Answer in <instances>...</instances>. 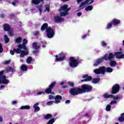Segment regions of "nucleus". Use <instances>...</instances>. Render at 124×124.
Here are the masks:
<instances>
[{"label":"nucleus","mask_w":124,"mask_h":124,"mask_svg":"<svg viewBox=\"0 0 124 124\" xmlns=\"http://www.w3.org/2000/svg\"><path fill=\"white\" fill-rule=\"evenodd\" d=\"M93 91V86L88 84H83L80 87H74L70 89V93L72 95H78L86 93H91Z\"/></svg>","instance_id":"nucleus-1"},{"label":"nucleus","mask_w":124,"mask_h":124,"mask_svg":"<svg viewBox=\"0 0 124 124\" xmlns=\"http://www.w3.org/2000/svg\"><path fill=\"white\" fill-rule=\"evenodd\" d=\"M114 59L115 55L112 53H109L108 55L107 54L101 58L95 60L93 64V66H98V65H99L104 60L107 62V61H111V60H114Z\"/></svg>","instance_id":"nucleus-2"},{"label":"nucleus","mask_w":124,"mask_h":124,"mask_svg":"<svg viewBox=\"0 0 124 124\" xmlns=\"http://www.w3.org/2000/svg\"><path fill=\"white\" fill-rule=\"evenodd\" d=\"M41 31H46V36L47 38H53L55 35V29L51 27H48V23H45L41 27Z\"/></svg>","instance_id":"nucleus-3"},{"label":"nucleus","mask_w":124,"mask_h":124,"mask_svg":"<svg viewBox=\"0 0 124 124\" xmlns=\"http://www.w3.org/2000/svg\"><path fill=\"white\" fill-rule=\"evenodd\" d=\"M69 61L70 62L69 66H70V67L75 68V67L78 66V64H79V60H78V59H75V58L71 57L69 58Z\"/></svg>","instance_id":"nucleus-4"},{"label":"nucleus","mask_w":124,"mask_h":124,"mask_svg":"<svg viewBox=\"0 0 124 124\" xmlns=\"http://www.w3.org/2000/svg\"><path fill=\"white\" fill-rule=\"evenodd\" d=\"M56 84H57L56 81H53L51 83V84L49 85L48 88L46 89L45 91V93H46V94H50V93H52V90H53L54 87L56 86Z\"/></svg>","instance_id":"nucleus-5"},{"label":"nucleus","mask_w":124,"mask_h":124,"mask_svg":"<svg viewBox=\"0 0 124 124\" xmlns=\"http://www.w3.org/2000/svg\"><path fill=\"white\" fill-rule=\"evenodd\" d=\"M120 85L118 84H114L112 87L111 93L112 94H116V93H118L120 92Z\"/></svg>","instance_id":"nucleus-6"},{"label":"nucleus","mask_w":124,"mask_h":124,"mask_svg":"<svg viewBox=\"0 0 124 124\" xmlns=\"http://www.w3.org/2000/svg\"><path fill=\"white\" fill-rule=\"evenodd\" d=\"M66 57V56L65 55V54L61 52V53H59L58 55L55 56L56 62H60L61 61L62 62L63 61H65Z\"/></svg>","instance_id":"nucleus-7"},{"label":"nucleus","mask_w":124,"mask_h":124,"mask_svg":"<svg viewBox=\"0 0 124 124\" xmlns=\"http://www.w3.org/2000/svg\"><path fill=\"white\" fill-rule=\"evenodd\" d=\"M94 2V0H86L80 3V4L79 6V8H81L83 7V6H85L86 4H88V5H90V4H92V3H93Z\"/></svg>","instance_id":"nucleus-8"},{"label":"nucleus","mask_w":124,"mask_h":124,"mask_svg":"<svg viewBox=\"0 0 124 124\" xmlns=\"http://www.w3.org/2000/svg\"><path fill=\"white\" fill-rule=\"evenodd\" d=\"M82 78L84 79L81 80V82H88L89 81H92V80H93L92 76H89L88 74L84 75L82 76Z\"/></svg>","instance_id":"nucleus-9"},{"label":"nucleus","mask_w":124,"mask_h":124,"mask_svg":"<svg viewBox=\"0 0 124 124\" xmlns=\"http://www.w3.org/2000/svg\"><path fill=\"white\" fill-rule=\"evenodd\" d=\"M68 7V4H65L63 6H61L60 8L59 9V11H65V12H68L70 10V8Z\"/></svg>","instance_id":"nucleus-10"},{"label":"nucleus","mask_w":124,"mask_h":124,"mask_svg":"<svg viewBox=\"0 0 124 124\" xmlns=\"http://www.w3.org/2000/svg\"><path fill=\"white\" fill-rule=\"evenodd\" d=\"M104 69H103V66L100 67L99 69H95L93 70V72L95 74H103L104 75Z\"/></svg>","instance_id":"nucleus-11"},{"label":"nucleus","mask_w":124,"mask_h":124,"mask_svg":"<svg viewBox=\"0 0 124 124\" xmlns=\"http://www.w3.org/2000/svg\"><path fill=\"white\" fill-rule=\"evenodd\" d=\"M64 21V18H63L59 16L54 17V22L55 23H62V22Z\"/></svg>","instance_id":"nucleus-12"},{"label":"nucleus","mask_w":124,"mask_h":124,"mask_svg":"<svg viewBox=\"0 0 124 124\" xmlns=\"http://www.w3.org/2000/svg\"><path fill=\"white\" fill-rule=\"evenodd\" d=\"M103 68L104 70V74H105V72H107L108 73H111V72H113V69L110 67H105L103 66Z\"/></svg>","instance_id":"nucleus-13"},{"label":"nucleus","mask_w":124,"mask_h":124,"mask_svg":"<svg viewBox=\"0 0 124 124\" xmlns=\"http://www.w3.org/2000/svg\"><path fill=\"white\" fill-rule=\"evenodd\" d=\"M9 83V80L5 79V77L0 78V84H4V85H7Z\"/></svg>","instance_id":"nucleus-14"},{"label":"nucleus","mask_w":124,"mask_h":124,"mask_svg":"<svg viewBox=\"0 0 124 124\" xmlns=\"http://www.w3.org/2000/svg\"><path fill=\"white\" fill-rule=\"evenodd\" d=\"M10 53L12 56H14V53H16V54H20V53H21V49L19 48H14L13 50H10Z\"/></svg>","instance_id":"nucleus-15"},{"label":"nucleus","mask_w":124,"mask_h":124,"mask_svg":"<svg viewBox=\"0 0 124 124\" xmlns=\"http://www.w3.org/2000/svg\"><path fill=\"white\" fill-rule=\"evenodd\" d=\"M55 103H60L61 102V100H62V96L60 95H57L55 96Z\"/></svg>","instance_id":"nucleus-16"},{"label":"nucleus","mask_w":124,"mask_h":124,"mask_svg":"<svg viewBox=\"0 0 124 124\" xmlns=\"http://www.w3.org/2000/svg\"><path fill=\"white\" fill-rule=\"evenodd\" d=\"M27 55H29V51L22 50L21 49L20 54V58H24V57H25V56H27Z\"/></svg>","instance_id":"nucleus-17"},{"label":"nucleus","mask_w":124,"mask_h":124,"mask_svg":"<svg viewBox=\"0 0 124 124\" xmlns=\"http://www.w3.org/2000/svg\"><path fill=\"white\" fill-rule=\"evenodd\" d=\"M111 23H112V25H113L114 26H116V25H119L121 23V20H120L119 19L114 18L111 21Z\"/></svg>","instance_id":"nucleus-18"},{"label":"nucleus","mask_w":124,"mask_h":124,"mask_svg":"<svg viewBox=\"0 0 124 124\" xmlns=\"http://www.w3.org/2000/svg\"><path fill=\"white\" fill-rule=\"evenodd\" d=\"M3 30L4 31H9V30H11V27L8 24H5L3 25Z\"/></svg>","instance_id":"nucleus-19"},{"label":"nucleus","mask_w":124,"mask_h":124,"mask_svg":"<svg viewBox=\"0 0 124 124\" xmlns=\"http://www.w3.org/2000/svg\"><path fill=\"white\" fill-rule=\"evenodd\" d=\"M44 2V0H31V3H33L35 5H37L38 4H39L40 2Z\"/></svg>","instance_id":"nucleus-20"},{"label":"nucleus","mask_w":124,"mask_h":124,"mask_svg":"<svg viewBox=\"0 0 124 124\" xmlns=\"http://www.w3.org/2000/svg\"><path fill=\"white\" fill-rule=\"evenodd\" d=\"M122 54H123V52L122 51L115 52L114 53V57L115 56L116 59H121V58L122 57Z\"/></svg>","instance_id":"nucleus-21"},{"label":"nucleus","mask_w":124,"mask_h":124,"mask_svg":"<svg viewBox=\"0 0 124 124\" xmlns=\"http://www.w3.org/2000/svg\"><path fill=\"white\" fill-rule=\"evenodd\" d=\"M32 47L33 49L35 50H38V49H40V46H37V42H33L32 43Z\"/></svg>","instance_id":"nucleus-22"},{"label":"nucleus","mask_w":124,"mask_h":124,"mask_svg":"<svg viewBox=\"0 0 124 124\" xmlns=\"http://www.w3.org/2000/svg\"><path fill=\"white\" fill-rule=\"evenodd\" d=\"M112 60H113L109 61V64L112 67H115L116 65H117V64H118L117 63V62L116 61Z\"/></svg>","instance_id":"nucleus-23"},{"label":"nucleus","mask_w":124,"mask_h":124,"mask_svg":"<svg viewBox=\"0 0 124 124\" xmlns=\"http://www.w3.org/2000/svg\"><path fill=\"white\" fill-rule=\"evenodd\" d=\"M32 61H33L32 57L29 56L26 59V62L28 64H31Z\"/></svg>","instance_id":"nucleus-24"},{"label":"nucleus","mask_w":124,"mask_h":124,"mask_svg":"<svg viewBox=\"0 0 124 124\" xmlns=\"http://www.w3.org/2000/svg\"><path fill=\"white\" fill-rule=\"evenodd\" d=\"M28 68H29V67L26 66L25 64H22L21 67V70L22 71H27L28 70Z\"/></svg>","instance_id":"nucleus-25"},{"label":"nucleus","mask_w":124,"mask_h":124,"mask_svg":"<svg viewBox=\"0 0 124 124\" xmlns=\"http://www.w3.org/2000/svg\"><path fill=\"white\" fill-rule=\"evenodd\" d=\"M52 114L48 113L44 117V118L45 120H49V119H52Z\"/></svg>","instance_id":"nucleus-26"},{"label":"nucleus","mask_w":124,"mask_h":124,"mask_svg":"<svg viewBox=\"0 0 124 124\" xmlns=\"http://www.w3.org/2000/svg\"><path fill=\"white\" fill-rule=\"evenodd\" d=\"M104 98H106V99H108V98H111L112 96V94H108V93H105L103 94V95Z\"/></svg>","instance_id":"nucleus-27"},{"label":"nucleus","mask_w":124,"mask_h":124,"mask_svg":"<svg viewBox=\"0 0 124 124\" xmlns=\"http://www.w3.org/2000/svg\"><path fill=\"white\" fill-rule=\"evenodd\" d=\"M99 81H100V78H94L92 80V83L93 84H97Z\"/></svg>","instance_id":"nucleus-28"},{"label":"nucleus","mask_w":124,"mask_h":124,"mask_svg":"<svg viewBox=\"0 0 124 124\" xmlns=\"http://www.w3.org/2000/svg\"><path fill=\"white\" fill-rule=\"evenodd\" d=\"M31 107H30V106H22L20 107V109L21 110H23V109H27L28 110L29 109H30Z\"/></svg>","instance_id":"nucleus-29"},{"label":"nucleus","mask_w":124,"mask_h":124,"mask_svg":"<svg viewBox=\"0 0 124 124\" xmlns=\"http://www.w3.org/2000/svg\"><path fill=\"white\" fill-rule=\"evenodd\" d=\"M93 6L89 5L86 7L85 9V11H91V10H93Z\"/></svg>","instance_id":"nucleus-30"},{"label":"nucleus","mask_w":124,"mask_h":124,"mask_svg":"<svg viewBox=\"0 0 124 124\" xmlns=\"http://www.w3.org/2000/svg\"><path fill=\"white\" fill-rule=\"evenodd\" d=\"M112 25H113V23H112V21H111L109 23H108L107 27H106L107 30H109V29H111V28H112Z\"/></svg>","instance_id":"nucleus-31"},{"label":"nucleus","mask_w":124,"mask_h":124,"mask_svg":"<svg viewBox=\"0 0 124 124\" xmlns=\"http://www.w3.org/2000/svg\"><path fill=\"white\" fill-rule=\"evenodd\" d=\"M3 74H4V71L2 70L0 72V78H1V77H5V80H8L6 79V76H3Z\"/></svg>","instance_id":"nucleus-32"},{"label":"nucleus","mask_w":124,"mask_h":124,"mask_svg":"<svg viewBox=\"0 0 124 124\" xmlns=\"http://www.w3.org/2000/svg\"><path fill=\"white\" fill-rule=\"evenodd\" d=\"M4 39L5 40V43H8V42L10 41L9 38H8V36H7L6 35H4Z\"/></svg>","instance_id":"nucleus-33"},{"label":"nucleus","mask_w":124,"mask_h":124,"mask_svg":"<svg viewBox=\"0 0 124 124\" xmlns=\"http://www.w3.org/2000/svg\"><path fill=\"white\" fill-rule=\"evenodd\" d=\"M68 12H61L60 13V17H63L64 16H66L68 15Z\"/></svg>","instance_id":"nucleus-34"},{"label":"nucleus","mask_w":124,"mask_h":124,"mask_svg":"<svg viewBox=\"0 0 124 124\" xmlns=\"http://www.w3.org/2000/svg\"><path fill=\"white\" fill-rule=\"evenodd\" d=\"M21 42H22V38L18 37L16 39V43L20 44Z\"/></svg>","instance_id":"nucleus-35"},{"label":"nucleus","mask_w":124,"mask_h":124,"mask_svg":"<svg viewBox=\"0 0 124 124\" xmlns=\"http://www.w3.org/2000/svg\"><path fill=\"white\" fill-rule=\"evenodd\" d=\"M118 120L120 123H123V122H124V115H121V116L118 118Z\"/></svg>","instance_id":"nucleus-36"},{"label":"nucleus","mask_w":124,"mask_h":124,"mask_svg":"<svg viewBox=\"0 0 124 124\" xmlns=\"http://www.w3.org/2000/svg\"><path fill=\"white\" fill-rule=\"evenodd\" d=\"M14 71V69L11 67H9L8 69H7V72L8 73L9 72H13Z\"/></svg>","instance_id":"nucleus-37"},{"label":"nucleus","mask_w":124,"mask_h":124,"mask_svg":"<svg viewBox=\"0 0 124 124\" xmlns=\"http://www.w3.org/2000/svg\"><path fill=\"white\" fill-rule=\"evenodd\" d=\"M55 123V119L51 118L47 123V124H53Z\"/></svg>","instance_id":"nucleus-38"},{"label":"nucleus","mask_w":124,"mask_h":124,"mask_svg":"<svg viewBox=\"0 0 124 124\" xmlns=\"http://www.w3.org/2000/svg\"><path fill=\"white\" fill-rule=\"evenodd\" d=\"M106 111H111V105H108L106 107Z\"/></svg>","instance_id":"nucleus-39"},{"label":"nucleus","mask_w":124,"mask_h":124,"mask_svg":"<svg viewBox=\"0 0 124 124\" xmlns=\"http://www.w3.org/2000/svg\"><path fill=\"white\" fill-rule=\"evenodd\" d=\"M68 85H69L70 87H71V88H73V87H74V83L72 82H70V81L68 82Z\"/></svg>","instance_id":"nucleus-40"},{"label":"nucleus","mask_w":124,"mask_h":124,"mask_svg":"<svg viewBox=\"0 0 124 124\" xmlns=\"http://www.w3.org/2000/svg\"><path fill=\"white\" fill-rule=\"evenodd\" d=\"M112 96L110 98H113L115 100H117V99H119V96H115L114 95H112Z\"/></svg>","instance_id":"nucleus-41"},{"label":"nucleus","mask_w":124,"mask_h":124,"mask_svg":"<svg viewBox=\"0 0 124 124\" xmlns=\"http://www.w3.org/2000/svg\"><path fill=\"white\" fill-rule=\"evenodd\" d=\"M48 98L50 99V100H52V99H54L55 98V96L53 95H48Z\"/></svg>","instance_id":"nucleus-42"},{"label":"nucleus","mask_w":124,"mask_h":124,"mask_svg":"<svg viewBox=\"0 0 124 124\" xmlns=\"http://www.w3.org/2000/svg\"><path fill=\"white\" fill-rule=\"evenodd\" d=\"M101 45L103 47H106L107 46V43H105L104 41L101 42Z\"/></svg>","instance_id":"nucleus-43"},{"label":"nucleus","mask_w":124,"mask_h":124,"mask_svg":"<svg viewBox=\"0 0 124 124\" xmlns=\"http://www.w3.org/2000/svg\"><path fill=\"white\" fill-rule=\"evenodd\" d=\"M3 52V48H2V45L0 43V53Z\"/></svg>","instance_id":"nucleus-44"},{"label":"nucleus","mask_w":124,"mask_h":124,"mask_svg":"<svg viewBox=\"0 0 124 124\" xmlns=\"http://www.w3.org/2000/svg\"><path fill=\"white\" fill-rule=\"evenodd\" d=\"M34 108L35 112H38V111H40V108H39V107H36Z\"/></svg>","instance_id":"nucleus-45"},{"label":"nucleus","mask_w":124,"mask_h":124,"mask_svg":"<svg viewBox=\"0 0 124 124\" xmlns=\"http://www.w3.org/2000/svg\"><path fill=\"white\" fill-rule=\"evenodd\" d=\"M53 103H55V101H49V102H47V104L48 105H52V104H53Z\"/></svg>","instance_id":"nucleus-46"},{"label":"nucleus","mask_w":124,"mask_h":124,"mask_svg":"<svg viewBox=\"0 0 124 124\" xmlns=\"http://www.w3.org/2000/svg\"><path fill=\"white\" fill-rule=\"evenodd\" d=\"M38 95H41V94H45V92H39L37 93Z\"/></svg>","instance_id":"nucleus-47"},{"label":"nucleus","mask_w":124,"mask_h":124,"mask_svg":"<svg viewBox=\"0 0 124 124\" xmlns=\"http://www.w3.org/2000/svg\"><path fill=\"white\" fill-rule=\"evenodd\" d=\"M9 34L10 36H13V35H14V33H13V31H9Z\"/></svg>","instance_id":"nucleus-48"},{"label":"nucleus","mask_w":124,"mask_h":124,"mask_svg":"<svg viewBox=\"0 0 124 124\" xmlns=\"http://www.w3.org/2000/svg\"><path fill=\"white\" fill-rule=\"evenodd\" d=\"M22 49H23V50H27V46H26V44H22Z\"/></svg>","instance_id":"nucleus-49"},{"label":"nucleus","mask_w":124,"mask_h":124,"mask_svg":"<svg viewBox=\"0 0 124 124\" xmlns=\"http://www.w3.org/2000/svg\"><path fill=\"white\" fill-rule=\"evenodd\" d=\"M10 63V60H8L4 62V64H9Z\"/></svg>","instance_id":"nucleus-50"},{"label":"nucleus","mask_w":124,"mask_h":124,"mask_svg":"<svg viewBox=\"0 0 124 124\" xmlns=\"http://www.w3.org/2000/svg\"><path fill=\"white\" fill-rule=\"evenodd\" d=\"M28 43V40L26 39H23L22 44H27Z\"/></svg>","instance_id":"nucleus-51"},{"label":"nucleus","mask_w":124,"mask_h":124,"mask_svg":"<svg viewBox=\"0 0 124 124\" xmlns=\"http://www.w3.org/2000/svg\"><path fill=\"white\" fill-rule=\"evenodd\" d=\"M87 36H88V34H85L81 36V38L82 39H85L87 37Z\"/></svg>","instance_id":"nucleus-52"},{"label":"nucleus","mask_w":124,"mask_h":124,"mask_svg":"<svg viewBox=\"0 0 124 124\" xmlns=\"http://www.w3.org/2000/svg\"><path fill=\"white\" fill-rule=\"evenodd\" d=\"M116 103H117V101L113 100L110 103V105H112V104H116Z\"/></svg>","instance_id":"nucleus-53"},{"label":"nucleus","mask_w":124,"mask_h":124,"mask_svg":"<svg viewBox=\"0 0 124 124\" xmlns=\"http://www.w3.org/2000/svg\"><path fill=\"white\" fill-rule=\"evenodd\" d=\"M18 49H20V50L23 49V47H22V45L21 44H19L18 46Z\"/></svg>","instance_id":"nucleus-54"},{"label":"nucleus","mask_w":124,"mask_h":124,"mask_svg":"<svg viewBox=\"0 0 124 124\" xmlns=\"http://www.w3.org/2000/svg\"><path fill=\"white\" fill-rule=\"evenodd\" d=\"M17 101H13L12 103V104L13 105H15L17 104Z\"/></svg>","instance_id":"nucleus-55"},{"label":"nucleus","mask_w":124,"mask_h":124,"mask_svg":"<svg viewBox=\"0 0 124 124\" xmlns=\"http://www.w3.org/2000/svg\"><path fill=\"white\" fill-rule=\"evenodd\" d=\"M39 105V103H36V104H35L33 106V108H35V107H37V106H38Z\"/></svg>","instance_id":"nucleus-56"},{"label":"nucleus","mask_w":124,"mask_h":124,"mask_svg":"<svg viewBox=\"0 0 124 124\" xmlns=\"http://www.w3.org/2000/svg\"><path fill=\"white\" fill-rule=\"evenodd\" d=\"M65 103L66 104H69V103H70V100H66L65 102Z\"/></svg>","instance_id":"nucleus-57"},{"label":"nucleus","mask_w":124,"mask_h":124,"mask_svg":"<svg viewBox=\"0 0 124 124\" xmlns=\"http://www.w3.org/2000/svg\"><path fill=\"white\" fill-rule=\"evenodd\" d=\"M46 11H47V12H49L50 11V8L49 7H46Z\"/></svg>","instance_id":"nucleus-58"},{"label":"nucleus","mask_w":124,"mask_h":124,"mask_svg":"<svg viewBox=\"0 0 124 124\" xmlns=\"http://www.w3.org/2000/svg\"><path fill=\"white\" fill-rule=\"evenodd\" d=\"M83 0H77V2L78 4H79V3H80V2H81V1H83Z\"/></svg>","instance_id":"nucleus-59"},{"label":"nucleus","mask_w":124,"mask_h":124,"mask_svg":"<svg viewBox=\"0 0 124 124\" xmlns=\"http://www.w3.org/2000/svg\"><path fill=\"white\" fill-rule=\"evenodd\" d=\"M38 10H39L40 13L41 14L42 13V9H41V8H39Z\"/></svg>","instance_id":"nucleus-60"},{"label":"nucleus","mask_w":124,"mask_h":124,"mask_svg":"<svg viewBox=\"0 0 124 124\" xmlns=\"http://www.w3.org/2000/svg\"><path fill=\"white\" fill-rule=\"evenodd\" d=\"M33 54H37L38 53V50H35L33 51Z\"/></svg>","instance_id":"nucleus-61"},{"label":"nucleus","mask_w":124,"mask_h":124,"mask_svg":"<svg viewBox=\"0 0 124 124\" xmlns=\"http://www.w3.org/2000/svg\"><path fill=\"white\" fill-rule=\"evenodd\" d=\"M82 15V13H78L77 14V16H78V17H80V16H81Z\"/></svg>","instance_id":"nucleus-62"},{"label":"nucleus","mask_w":124,"mask_h":124,"mask_svg":"<svg viewBox=\"0 0 124 124\" xmlns=\"http://www.w3.org/2000/svg\"><path fill=\"white\" fill-rule=\"evenodd\" d=\"M38 33H39V31H37L34 33V35H38Z\"/></svg>","instance_id":"nucleus-63"},{"label":"nucleus","mask_w":124,"mask_h":124,"mask_svg":"<svg viewBox=\"0 0 124 124\" xmlns=\"http://www.w3.org/2000/svg\"><path fill=\"white\" fill-rule=\"evenodd\" d=\"M121 59H124V54H121V57H120Z\"/></svg>","instance_id":"nucleus-64"}]
</instances>
